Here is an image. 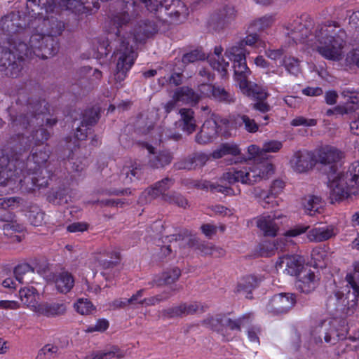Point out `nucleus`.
I'll list each match as a JSON object with an SVG mask.
<instances>
[{
    "label": "nucleus",
    "instance_id": "6ab92c4d",
    "mask_svg": "<svg viewBox=\"0 0 359 359\" xmlns=\"http://www.w3.org/2000/svg\"><path fill=\"white\" fill-rule=\"evenodd\" d=\"M318 278L314 272L306 268L297 275L296 287L302 292L309 293L316 288Z\"/></svg>",
    "mask_w": 359,
    "mask_h": 359
},
{
    "label": "nucleus",
    "instance_id": "603ef678",
    "mask_svg": "<svg viewBox=\"0 0 359 359\" xmlns=\"http://www.w3.org/2000/svg\"><path fill=\"white\" fill-rule=\"evenodd\" d=\"M262 332V329L259 325H251L248 328L247 335L249 341L252 343L259 344V335Z\"/></svg>",
    "mask_w": 359,
    "mask_h": 359
},
{
    "label": "nucleus",
    "instance_id": "69168bd1",
    "mask_svg": "<svg viewBox=\"0 0 359 359\" xmlns=\"http://www.w3.org/2000/svg\"><path fill=\"white\" fill-rule=\"evenodd\" d=\"M308 229V226H297L292 229H290L285 232V237H295L303 233H304Z\"/></svg>",
    "mask_w": 359,
    "mask_h": 359
},
{
    "label": "nucleus",
    "instance_id": "8fccbe9b",
    "mask_svg": "<svg viewBox=\"0 0 359 359\" xmlns=\"http://www.w3.org/2000/svg\"><path fill=\"white\" fill-rule=\"evenodd\" d=\"M205 57L206 56L205 53H202L199 50H195L184 54L182 60L184 64H189L198 60H203Z\"/></svg>",
    "mask_w": 359,
    "mask_h": 359
},
{
    "label": "nucleus",
    "instance_id": "4468645a",
    "mask_svg": "<svg viewBox=\"0 0 359 359\" xmlns=\"http://www.w3.org/2000/svg\"><path fill=\"white\" fill-rule=\"evenodd\" d=\"M284 186L283 181L275 180L273 182L269 192L257 187L254 189L253 194L260 200L261 205L264 208H273L278 205L276 196L282 191Z\"/></svg>",
    "mask_w": 359,
    "mask_h": 359
},
{
    "label": "nucleus",
    "instance_id": "a878e982",
    "mask_svg": "<svg viewBox=\"0 0 359 359\" xmlns=\"http://www.w3.org/2000/svg\"><path fill=\"white\" fill-rule=\"evenodd\" d=\"M302 206L306 215L314 216L321 212L324 203L321 197L315 195H309L302 199Z\"/></svg>",
    "mask_w": 359,
    "mask_h": 359
},
{
    "label": "nucleus",
    "instance_id": "c85d7f7f",
    "mask_svg": "<svg viewBox=\"0 0 359 359\" xmlns=\"http://www.w3.org/2000/svg\"><path fill=\"white\" fill-rule=\"evenodd\" d=\"M175 102L178 104H195L199 101L198 94L195 93L188 87L176 90L174 94Z\"/></svg>",
    "mask_w": 359,
    "mask_h": 359
},
{
    "label": "nucleus",
    "instance_id": "09e8293b",
    "mask_svg": "<svg viewBox=\"0 0 359 359\" xmlns=\"http://www.w3.org/2000/svg\"><path fill=\"white\" fill-rule=\"evenodd\" d=\"M283 147V142L278 140H267L263 143V153H276Z\"/></svg>",
    "mask_w": 359,
    "mask_h": 359
},
{
    "label": "nucleus",
    "instance_id": "4c0bfd02",
    "mask_svg": "<svg viewBox=\"0 0 359 359\" xmlns=\"http://www.w3.org/2000/svg\"><path fill=\"white\" fill-rule=\"evenodd\" d=\"M180 276V270L178 268H173L162 274L161 278L156 280L158 285L163 284H171L176 281Z\"/></svg>",
    "mask_w": 359,
    "mask_h": 359
},
{
    "label": "nucleus",
    "instance_id": "bf43d9fd",
    "mask_svg": "<svg viewBox=\"0 0 359 359\" xmlns=\"http://www.w3.org/2000/svg\"><path fill=\"white\" fill-rule=\"evenodd\" d=\"M144 292V289L140 290L135 294H134L130 298L127 299V302L128 303V305L130 304L134 306L137 305L142 306V302L140 301L143 300L144 299L142 298Z\"/></svg>",
    "mask_w": 359,
    "mask_h": 359
},
{
    "label": "nucleus",
    "instance_id": "dca6fc26",
    "mask_svg": "<svg viewBox=\"0 0 359 359\" xmlns=\"http://www.w3.org/2000/svg\"><path fill=\"white\" fill-rule=\"evenodd\" d=\"M290 164L295 172L302 173L311 170L315 165L316 160L311 151H297L291 158Z\"/></svg>",
    "mask_w": 359,
    "mask_h": 359
},
{
    "label": "nucleus",
    "instance_id": "2eb2a0df",
    "mask_svg": "<svg viewBox=\"0 0 359 359\" xmlns=\"http://www.w3.org/2000/svg\"><path fill=\"white\" fill-rule=\"evenodd\" d=\"M295 304V297L293 294L280 293L275 294L266 305V311L273 314H279L287 312Z\"/></svg>",
    "mask_w": 359,
    "mask_h": 359
},
{
    "label": "nucleus",
    "instance_id": "20e7f679",
    "mask_svg": "<svg viewBox=\"0 0 359 359\" xmlns=\"http://www.w3.org/2000/svg\"><path fill=\"white\" fill-rule=\"evenodd\" d=\"M46 105L43 102L37 103L35 106L37 107L36 110L43 107L46 111H41L40 113L12 118V128L20 136L19 141L25 149L43 144L48 139L49 133L42 128L44 121L46 125L53 126L57 121L50 114Z\"/></svg>",
    "mask_w": 359,
    "mask_h": 359
},
{
    "label": "nucleus",
    "instance_id": "f8f14e48",
    "mask_svg": "<svg viewBox=\"0 0 359 359\" xmlns=\"http://www.w3.org/2000/svg\"><path fill=\"white\" fill-rule=\"evenodd\" d=\"M224 119L220 120L218 123L215 117L208 118L203 124L200 132L196 135V141L199 144H204L215 140L217 134L225 136L222 132L230 128L223 125L222 121Z\"/></svg>",
    "mask_w": 359,
    "mask_h": 359
},
{
    "label": "nucleus",
    "instance_id": "4d7b16f0",
    "mask_svg": "<svg viewBox=\"0 0 359 359\" xmlns=\"http://www.w3.org/2000/svg\"><path fill=\"white\" fill-rule=\"evenodd\" d=\"M214 86L207 83H203L198 86V90L200 91L199 100L203 97H211L212 95V90Z\"/></svg>",
    "mask_w": 359,
    "mask_h": 359
},
{
    "label": "nucleus",
    "instance_id": "4be33fe9",
    "mask_svg": "<svg viewBox=\"0 0 359 359\" xmlns=\"http://www.w3.org/2000/svg\"><path fill=\"white\" fill-rule=\"evenodd\" d=\"M19 296L21 302L35 314L40 303V294L34 287H25L20 290Z\"/></svg>",
    "mask_w": 359,
    "mask_h": 359
},
{
    "label": "nucleus",
    "instance_id": "0e129e2a",
    "mask_svg": "<svg viewBox=\"0 0 359 359\" xmlns=\"http://www.w3.org/2000/svg\"><path fill=\"white\" fill-rule=\"evenodd\" d=\"M165 201H169L170 203H175L180 207H185L187 205V200L183 196L179 194H175L168 198H165Z\"/></svg>",
    "mask_w": 359,
    "mask_h": 359
},
{
    "label": "nucleus",
    "instance_id": "58836bf2",
    "mask_svg": "<svg viewBox=\"0 0 359 359\" xmlns=\"http://www.w3.org/2000/svg\"><path fill=\"white\" fill-rule=\"evenodd\" d=\"M274 22L273 15H265L251 22L250 27L257 31H263L272 25Z\"/></svg>",
    "mask_w": 359,
    "mask_h": 359
},
{
    "label": "nucleus",
    "instance_id": "338daca9",
    "mask_svg": "<svg viewBox=\"0 0 359 359\" xmlns=\"http://www.w3.org/2000/svg\"><path fill=\"white\" fill-rule=\"evenodd\" d=\"M323 93L320 87H307L302 90V93L306 96H319Z\"/></svg>",
    "mask_w": 359,
    "mask_h": 359
},
{
    "label": "nucleus",
    "instance_id": "79ce46f5",
    "mask_svg": "<svg viewBox=\"0 0 359 359\" xmlns=\"http://www.w3.org/2000/svg\"><path fill=\"white\" fill-rule=\"evenodd\" d=\"M152 141L154 142V144H157V142H161L163 140L165 139H174L178 140L180 137L179 133H173L169 130H166L163 133H159L157 130H153L151 132Z\"/></svg>",
    "mask_w": 359,
    "mask_h": 359
},
{
    "label": "nucleus",
    "instance_id": "c756f323",
    "mask_svg": "<svg viewBox=\"0 0 359 359\" xmlns=\"http://www.w3.org/2000/svg\"><path fill=\"white\" fill-rule=\"evenodd\" d=\"M98 118V111L96 109L86 111L81 126L76 128L75 137L80 141L85 140L87 137V126L95 123Z\"/></svg>",
    "mask_w": 359,
    "mask_h": 359
},
{
    "label": "nucleus",
    "instance_id": "aec40b11",
    "mask_svg": "<svg viewBox=\"0 0 359 359\" xmlns=\"http://www.w3.org/2000/svg\"><path fill=\"white\" fill-rule=\"evenodd\" d=\"M172 185L171 179L165 178L161 181L156 183L153 187L145 190L142 196H145L146 201H150L158 196H162L165 201V198H169L171 195L166 193L168 189Z\"/></svg>",
    "mask_w": 359,
    "mask_h": 359
},
{
    "label": "nucleus",
    "instance_id": "f704fd0d",
    "mask_svg": "<svg viewBox=\"0 0 359 359\" xmlns=\"http://www.w3.org/2000/svg\"><path fill=\"white\" fill-rule=\"evenodd\" d=\"M208 157L204 154H196L193 157L186 159L184 162L178 163L177 165L179 169L191 170L196 167H201L205 165Z\"/></svg>",
    "mask_w": 359,
    "mask_h": 359
},
{
    "label": "nucleus",
    "instance_id": "7c9ffc66",
    "mask_svg": "<svg viewBox=\"0 0 359 359\" xmlns=\"http://www.w3.org/2000/svg\"><path fill=\"white\" fill-rule=\"evenodd\" d=\"M54 283L59 292L66 294L74 287V279L71 273L62 271L54 276Z\"/></svg>",
    "mask_w": 359,
    "mask_h": 359
},
{
    "label": "nucleus",
    "instance_id": "1a4fd4ad",
    "mask_svg": "<svg viewBox=\"0 0 359 359\" xmlns=\"http://www.w3.org/2000/svg\"><path fill=\"white\" fill-rule=\"evenodd\" d=\"M347 334L345 322L337 318L323 320L311 331V337L316 344L322 342L323 334L326 343L335 344L338 341L346 339Z\"/></svg>",
    "mask_w": 359,
    "mask_h": 359
},
{
    "label": "nucleus",
    "instance_id": "b1692460",
    "mask_svg": "<svg viewBox=\"0 0 359 359\" xmlns=\"http://www.w3.org/2000/svg\"><path fill=\"white\" fill-rule=\"evenodd\" d=\"M180 118L176 123L182 131L187 134H191L196 130V121L194 113L191 109H181L179 111Z\"/></svg>",
    "mask_w": 359,
    "mask_h": 359
},
{
    "label": "nucleus",
    "instance_id": "473e14b6",
    "mask_svg": "<svg viewBox=\"0 0 359 359\" xmlns=\"http://www.w3.org/2000/svg\"><path fill=\"white\" fill-rule=\"evenodd\" d=\"M142 174V168L135 163L131 167H124L121 171L120 179L124 184L133 182L134 180L140 178Z\"/></svg>",
    "mask_w": 359,
    "mask_h": 359
},
{
    "label": "nucleus",
    "instance_id": "864d4df0",
    "mask_svg": "<svg viewBox=\"0 0 359 359\" xmlns=\"http://www.w3.org/2000/svg\"><path fill=\"white\" fill-rule=\"evenodd\" d=\"M20 201V198L17 197L1 198L0 208L5 210L8 208H14L18 205Z\"/></svg>",
    "mask_w": 359,
    "mask_h": 359
},
{
    "label": "nucleus",
    "instance_id": "e2e57ef3",
    "mask_svg": "<svg viewBox=\"0 0 359 359\" xmlns=\"http://www.w3.org/2000/svg\"><path fill=\"white\" fill-rule=\"evenodd\" d=\"M20 307V304L16 301L1 300L0 309L15 310Z\"/></svg>",
    "mask_w": 359,
    "mask_h": 359
},
{
    "label": "nucleus",
    "instance_id": "a18cd8bd",
    "mask_svg": "<svg viewBox=\"0 0 359 359\" xmlns=\"http://www.w3.org/2000/svg\"><path fill=\"white\" fill-rule=\"evenodd\" d=\"M224 315L222 314H217L214 316H210L206 318L204 320V324L208 327L209 328L213 330L214 331L217 332L220 334H222V320H218L217 322L215 320L216 318H223Z\"/></svg>",
    "mask_w": 359,
    "mask_h": 359
},
{
    "label": "nucleus",
    "instance_id": "774afa93",
    "mask_svg": "<svg viewBox=\"0 0 359 359\" xmlns=\"http://www.w3.org/2000/svg\"><path fill=\"white\" fill-rule=\"evenodd\" d=\"M43 217L44 214L43 212H38L35 215L34 214H30L29 218L32 224L38 226L42 224Z\"/></svg>",
    "mask_w": 359,
    "mask_h": 359
},
{
    "label": "nucleus",
    "instance_id": "3c124183",
    "mask_svg": "<svg viewBox=\"0 0 359 359\" xmlns=\"http://www.w3.org/2000/svg\"><path fill=\"white\" fill-rule=\"evenodd\" d=\"M317 124V120L314 118H307L304 116H297L291 121V125L294 127L304 126L313 127Z\"/></svg>",
    "mask_w": 359,
    "mask_h": 359
},
{
    "label": "nucleus",
    "instance_id": "ea45409f",
    "mask_svg": "<svg viewBox=\"0 0 359 359\" xmlns=\"http://www.w3.org/2000/svg\"><path fill=\"white\" fill-rule=\"evenodd\" d=\"M75 310L81 315L91 314L95 311V307L87 299H79L74 304Z\"/></svg>",
    "mask_w": 359,
    "mask_h": 359
},
{
    "label": "nucleus",
    "instance_id": "c9c22d12",
    "mask_svg": "<svg viewBox=\"0 0 359 359\" xmlns=\"http://www.w3.org/2000/svg\"><path fill=\"white\" fill-rule=\"evenodd\" d=\"M259 279L252 275L241 278L237 285V292L249 294L258 284Z\"/></svg>",
    "mask_w": 359,
    "mask_h": 359
},
{
    "label": "nucleus",
    "instance_id": "72a5a7b5",
    "mask_svg": "<svg viewBox=\"0 0 359 359\" xmlns=\"http://www.w3.org/2000/svg\"><path fill=\"white\" fill-rule=\"evenodd\" d=\"M255 46L256 48H266V43L262 40L259 36L256 34H251L247 35L243 39L241 40L236 45L231 46L230 47H241L245 52V55L249 54V52H247L245 46Z\"/></svg>",
    "mask_w": 359,
    "mask_h": 359
},
{
    "label": "nucleus",
    "instance_id": "a19ab883",
    "mask_svg": "<svg viewBox=\"0 0 359 359\" xmlns=\"http://www.w3.org/2000/svg\"><path fill=\"white\" fill-rule=\"evenodd\" d=\"M236 11L233 6H226L220 11L219 17V24L222 26L230 23L235 18Z\"/></svg>",
    "mask_w": 359,
    "mask_h": 359
},
{
    "label": "nucleus",
    "instance_id": "e433bc0d",
    "mask_svg": "<svg viewBox=\"0 0 359 359\" xmlns=\"http://www.w3.org/2000/svg\"><path fill=\"white\" fill-rule=\"evenodd\" d=\"M311 257L314 266L317 268H324L327 266L329 257L328 252L325 248H316L312 250Z\"/></svg>",
    "mask_w": 359,
    "mask_h": 359
},
{
    "label": "nucleus",
    "instance_id": "37998d69",
    "mask_svg": "<svg viewBox=\"0 0 359 359\" xmlns=\"http://www.w3.org/2000/svg\"><path fill=\"white\" fill-rule=\"evenodd\" d=\"M215 99L226 103L233 102V95L226 91L224 88L214 86L212 95Z\"/></svg>",
    "mask_w": 359,
    "mask_h": 359
},
{
    "label": "nucleus",
    "instance_id": "5fc2aeb1",
    "mask_svg": "<svg viewBox=\"0 0 359 359\" xmlns=\"http://www.w3.org/2000/svg\"><path fill=\"white\" fill-rule=\"evenodd\" d=\"M168 298V295H163L159 294L155 297H151L149 298H144L143 300H141L140 302H142V306H153L156 304H158L161 301L166 299Z\"/></svg>",
    "mask_w": 359,
    "mask_h": 359
},
{
    "label": "nucleus",
    "instance_id": "a211bd4d",
    "mask_svg": "<svg viewBox=\"0 0 359 359\" xmlns=\"http://www.w3.org/2000/svg\"><path fill=\"white\" fill-rule=\"evenodd\" d=\"M67 305L65 301L55 302H41L38 308L36 315L47 318H55L65 315L67 312Z\"/></svg>",
    "mask_w": 359,
    "mask_h": 359
},
{
    "label": "nucleus",
    "instance_id": "680f3d73",
    "mask_svg": "<svg viewBox=\"0 0 359 359\" xmlns=\"http://www.w3.org/2000/svg\"><path fill=\"white\" fill-rule=\"evenodd\" d=\"M224 151L226 155L238 156L241 153L238 145L234 143H224Z\"/></svg>",
    "mask_w": 359,
    "mask_h": 359
},
{
    "label": "nucleus",
    "instance_id": "f257e3e1",
    "mask_svg": "<svg viewBox=\"0 0 359 359\" xmlns=\"http://www.w3.org/2000/svg\"><path fill=\"white\" fill-rule=\"evenodd\" d=\"M26 8L23 19L19 12H13L0 20L1 29L8 36V46L0 48V69L12 77L20 75L25 59L55 55L57 44L53 37L65 28L54 15L53 0H28Z\"/></svg>",
    "mask_w": 359,
    "mask_h": 359
},
{
    "label": "nucleus",
    "instance_id": "5701e85b",
    "mask_svg": "<svg viewBox=\"0 0 359 359\" xmlns=\"http://www.w3.org/2000/svg\"><path fill=\"white\" fill-rule=\"evenodd\" d=\"M318 158L320 163L331 164L343 158V153L334 146L324 145L318 151Z\"/></svg>",
    "mask_w": 359,
    "mask_h": 359
},
{
    "label": "nucleus",
    "instance_id": "ddd939ff",
    "mask_svg": "<svg viewBox=\"0 0 359 359\" xmlns=\"http://www.w3.org/2000/svg\"><path fill=\"white\" fill-rule=\"evenodd\" d=\"M222 320V331L221 335L225 341H231L236 337V332L241 331V327L248 326L251 323L249 315H244L242 317L231 320L225 315L223 318H216L215 320Z\"/></svg>",
    "mask_w": 359,
    "mask_h": 359
},
{
    "label": "nucleus",
    "instance_id": "39448f33",
    "mask_svg": "<svg viewBox=\"0 0 359 359\" xmlns=\"http://www.w3.org/2000/svg\"><path fill=\"white\" fill-rule=\"evenodd\" d=\"M225 55L233 62L234 80L243 94L254 99H263L268 96L262 87L248 80L251 72L247 66L245 52L241 47H228Z\"/></svg>",
    "mask_w": 359,
    "mask_h": 359
},
{
    "label": "nucleus",
    "instance_id": "9b49d317",
    "mask_svg": "<svg viewBox=\"0 0 359 359\" xmlns=\"http://www.w3.org/2000/svg\"><path fill=\"white\" fill-rule=\"evenodd\" d=\"M286 221V217L279 212L264 214L256 219L257 226L265 236L274 237L280 226Z\"/></svg>",
    "mask_w": 359,
    "mask_h": 359
},
{
    "label": "nucleus",
    "instance_id": "de8ad7c7",
    "mask_svg": "<svg viewBox=\"0 0 359 359\" xmlns=\"http://www.w3.org/2000/svg\"><path fill=\"white\" fill-rule=\"evenodd\" d=\"M299 60L294 57H285L282 61V65H283L286 70L292 74H297L299 71Z\"/></svg>",
    "mask_w": 359,
    "mask_h": 359
},
{
    "label": "nucleus",
    "instance_id": "6e6552de",
    "mask_svg": "<svg viewBox=\"0 0 359 359\" xmlns=\"http://www.w3.org/2000/svg\"><path fill=\"white\" fill-rule=\"evenodd\" d=\"M353 268V273L347 274L346 277L348 284L353 289V292H350L348 285H346L337 290L334 294L337 309L346 315L353 313L356 306V297H359V262L354 263Z\"/></svg>",
    "mask_w": 359,
    "mask_h": 359
},
{
    "label": "nucleus",
    "instance_id": "f03ea898",
    "mask_svg": "<svg viewBox=\"0 0 359 359\" xmlns=\"http://www.w3.org/2000/svg\"><path fill=\"white\" fill-rule=\"evenodd\" d=\"M311 26L312 22L307 17L297 18L285 25L284 33L294 43H306L327 60H341L344 55L345 32L332 22L318 25L313 32Z\"/></svg>",
    "mask_w": 359,
    "mask_h": 359
},
{
    "label": "nucleus",
    "instance_id": "0eeeda50",
    "mask_svg": "<svg viewBox=\"0 0 359 359\" xmlns=\"http://www.w3.org/2000/svg\"><path fill=\"white\" fill-rule=\"evenodd\" d=\"M273 172L272 163L262 162L251 167L230 169L223 175V180L229 184L241 182L243 184H252L269 177Z\"/></svg>",
    "mask_w": 359,
    "mask_h": 359
},
{
    "label": "nucleus",
    "instance_id": "c03bdc74",
    "mask_svg": "<svg viewBox=\"0 0 359 359\" xmlns=\"http://www.w3.org/2000/svg\"><path fill=\"white\" fill-rule=\"evenodd\" d=\"M34 270L32 266L28 264H22L18 265L14 269V274L16 280L20 283H23L24 276L27 273H33Z\"/></svg>",
    "mask_w": 359,
    "mask_h": 359
},
{
    "label": "nucleus",
    "instance_id": "6e6d98bb",
    "mask_svg": "<svg viewBox=\"0 0 359 359\" xmlns=\"http://www.w3.org/2000/svg\"><path fill=\"white\" fill-rule=\"evenodd\" d=\"M285 50L283 48L280 49H268L266 50V55L272 60H278L283 56Z\"/></svg>",
    "mask_w": 359,
    "mask_h": 359
},
{
    "label": "nucleus",
    "instance_id": "cd10ccee",
    "mask_svg": "<svg viewBox=\"0 0 359 359\" xmlns=\"http://www.w3.org/2000/svg\"><path fill=\"white\" fill-rule=\"evenodd\" d=\"M223 48L222 46H216L214 53L209 58V63L215 70L221 74L223 77L226 75L229 63L225 61L222 57Z\"/></svg>",
    "mask_w": 359,
    "mask_h": 359
},
{
    "label": "nucleus",
    "instance_id": "f3484780",
    "mask_svg": "<svg viewBox=\"0 0 359 359\" xmlns=\"http://www.w3.org/2000/svg\"><path fill=\"white\" fill-rule=\"evenodd\" d=\"M303 259L297 255H287L279 257L276 263L277 270L283 269V272L291 275L297 276L299 273L305 269L303 266Z\"/></svg>",
    "mask_w": 359,
    "mask_h": 359
},
{
    "label": "nucleus",
    "instance_id": "49530a36",
    "mask_svg": "<svg viewBox=\"0 0 359 359\" xmlns=\"http://www.w3.org/2000/svg\"><path fill=\"white\" fill-rule=\"evenodd\" d=\"M203 187L207 189L210 188L212 191L220 192L225 195H236L241 191L239 189H237L236 192L231 187H224L219 184H210L209 182H205V184H203Z\"/></svg>",
    "mask_w": 359,
    "mask_h": 359
},
{
    "label": "nucleus",
    "instance_id": "052dcab7",
    "mask_svg": "<svg viewBox=\"0 0 359 359\" xmlns=\"http://www.w3.org/2000/svg\"><path fill=\"white\" fill-rule=\"evenodd\" d=\"M67 229L71 233L83 232L88 229V224L84 222H74L68 225Z\"/></svg>",
    "mask_w": 359,
    "mask_h": 359
},
{
    "label": "nucleus",
    "instance_id": "412c9836",
    "mask_svg": "<svg viewBox=\"0 0 359 359\" xmlns=\"http://www.w3.org/2000/svg\"><path fill=\"white\" fill-rule=\"evenodd\" d=\"M339 232L338 228L333 224L315 227L308 233L311 241L323 242L334 237Z\"/></svg>",
    "mask_w": 359,
    "mask_h": 359
},
{
    "label": "nucleus",
    "instance_id": "7ed1b4c3",
    "mask_svg": "<svg viewBox=\"0 0 359 359\" xmlns=\"http://www.w3.org/2000/svg\"><path fill=\"white\" fill-rule=\"evenodd\" d=\"M49 154L46 150L36 151L32 154V159H29L27 165L29 167L27 171L28 176L22 179L19 175L16 166H19L18 161H8L6 167L0 165V185L7 187L8 191H15L19 189L22 182L31 180L33 185L38 187H46L48 184L50 175L43 165L46 163Z\"/></svg>",
    "mask_w": 359,
    "mask_h": 359
},
{
    "label": "nucleus",
    "instance_id": "2f4dec72",
    "mask_svg": "<svg viewBox=\"0 0 359 359\" xmlns=\"http://www.w3.org/2000/svg\"><path fill=\"white\" fill-rule=\"evenodd\" d=\"M148 152L153 155L149 158V164L153 168H160L169 164L172 160V156L169 151H163L155 155L154 148L149 143L145 144Z\"/></svg>",
    "mask_w": 359,
    "mask_h": 359
},
{
    "label": "nucleus",
    "instance_id": "423d86ee",
    "mask_svg": "<svg viewBox=\"0 0 359 359\" xmlns=\"http://www.w3.org/2000/svg\"><path fill=\"white\" fill-rule=\"evenodd\" d=\"M327 186L332 203L359 194V161L353 163L346 172H335L330 175Z\"/></svg>",
    "mask_w": 359,
    "mask_h": 359
},
{
    "label": "nucleus",
    "instance_id": "393cba45",
    "mask_svg": "<svg viewBox=\"0 0 359 359\" xmlns=\"http://www.w3.org/2000/svg\"><path fill=\"white\" fill-rule=\"evenodd\" d=\"M200 309H202V306L197 302L182 304L179 306L165 310L163 315L169 318H174L183 315L193 314Z\"/></svg>",
    "mask_w": 359,
    "mask_h": 359
},
{
    "label": "nucleus",
    "instance_id": "9d476101",
    "mask_svg": "<svg viewBox=\"0 0 359 359\" xmlns=\"http://www.w3.org/2000/svg\"><path fill=\"white\" fill-rule=\"evenodd\" d=\"M222 123L225 127L230 128L222 132L225 137L232 136L235 134L236 129L243 126H244L245 130L250 133H255L259 129V125L255 121L247 115H231L229 118H225L222 121Z\"/></svg>",
    "mask_w": 359,
    "mask_h": 359
},
{
    "label": "nucleus",
    "instance_id": "13d9d810",
    "mask_svg": "<svg viewBox=\"0 0 359 359\" xmlns=\"http://www.w3.org/2000/svg\"><path fill=\"white\" fill-rule=\"evenodd\" d=\"M248 153L250 159L262 157L264 154L262 147L260 148L255 144H251L248 147Z\"/></svg>",
    "mask_w": 359,
    "mask_h": 359
},
{
    "label": "nucleus",
    "instance_id": "bb28decb",
    "mask_svg": "<svg viewBox=\"0 0 359 359\" xmlns=\"http://www.w3.org/2000/svg\"><path fill=\"white\" fill-rule=\"evenodd\" d=\"M126 354V351L119 348L118 346H111L106 347L103 350L93 352L86 356V359H121Z\"/></svg>",
    "mask_w": 359,
    "mask_h": 359
}]
</instances>
